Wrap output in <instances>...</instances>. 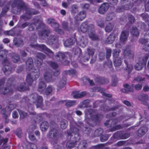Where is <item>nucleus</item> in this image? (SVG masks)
<instances>
[{
  "label": "nucleus",
  "instance_id": "nucleus-25",
  "mask_svg": "<svg viewBox=\"0 0 149 149\" xmlns=\"http://www.w3.org/2000/svg\"><path fill=\"white\" fill-rule=\"evenodd\" d=\"M26 64L27 66V70L29 71H31L33 70V63L32 58H29L27 60L26 62Z\"/></svg>",
  "mask_w": 149,
  "mask_h": 149
},
{
  "label": "nucleus",
  "instance_id": "nucleus-37",
  "mask_svg": "<svg viewBox=\"0 0 149 149\" xmlns=\"http://www.w3.org/2000/svg\"><path fill=\"white\" fill-rule=\"evenodd\" d=\"M66 77H63L58 84L57 86L60 89L63 88L66 84Z\"/></svg>",
  "mask_w": 149,
  "mask_h": 149
},
{
  "label": "nucleus",
  "instance_id": "nucleus-60",
  "mask_svg": "<svg viewBox=\"0 0 149 149\" xmlns=\"http://www.w3.org/2000/svg\"><path fill=\"white\" fill-rule=\"evenodd\" d=\"M109 135L108 134H105L101 135L100 137V140L101 141L103 142L107 141L109 138Z\"/></svg>",
  "mask_w": 149,
  "mask_h": 149
},
{
  "label": "nucleus",
  "instance_id": "nucleus-2",
  "mask_svg": "<svg viewBox=\"0 0 149 149\" xmlns=\"http://www.w3.org/2000/svg\"><path fill=\"white\" fill-rule=\"evenodd\" d=\"M50 125L52 127L47 135V138L51 141L54 149H65L64 147H62L59 145H56L61 134L59 130L57 128L58 126L57 125L56 123L52 121L50 122Z\"/></svg>",
  "mask_w": 149,
  "mask_h": 149
},
{
  "label": "nucleus",
  "instance_id": "nucleus-23",
  "mask_svg": "<svg viewBox=\"0 0 149 149\" xmlns=\"http://www.w3.org/2000/svg\"><path fill=\"white\" fill-rule=\"evenodd\" d=\"M66 102L65 105L67 107H70L74 105L76 103L75 100H69L67 102V100H60L58 101L56 104H61Z\"/></svg>",
  "mask_w": 149,
  "mask_h": 149
},
{
  "label": "nucleus",
  "instance_id": "nucleus-6",
  "mask_svg": "<svg viewBox=\"0 0 149 149\" xmlns=\"http://www.w3.org/2000/svg\"><path fill=\"white\" fill-rule=\"evenodd\" d=\"M43 63L42 59L36 58L35 63L38 69H34L33 71L28 74L26 78V81L29 86H31L33 84L34 80H36L39 77L40 72L39 67Z\"/></svg>",
  "mask_w": 149,
  "mask_h": 149
},
{
  "label": "nucleus",
  "instance_id": "nucleus-64",
  "mask_svg": "<svg viewBox=\"0 0 149 149\" xmlns=\"http://www.w3.org/2000/svg\"><path fill=\"white\" fill-rule=\"evenodd\" d=\"M48 63L49 64L51 67L54 69H56L58 67L57 64L54 62L51 61H49V62Z\"/></svg>",
  "mask_w": 149,
  "mask_h": 149
},
{
  "label": "nucleus",
  "instance_id": "nucleus-49",
  "mask_svg": "<svg viewBox=\"0 0 149 149\" xmlns=\"http://www.w3.org/2000/svg\"><path fill=\"white\" fill-rule=\"evenodd\" d=\"M60 127L62 129H65L67 127L68 125V121L65 119H63L60 122Z\"/></svg>",
  "mask_w": 149,
  "mask_h": 149
},
{
  "label": "nucleus",
  "instance_id": "nucleus-61",
  "mask_svg": "<svg viewBox=\"0 0 149 149\" xmlns=\"http://www.w3.org/2000/svg\"><path fill=\"white\" fill-rule=\"evenodd\" d=\"M31 17V16L26 14H23L21 16V18L24 19V21H27L29 20Z\"/></svg>",
  "mask_w": 149,
  "mask_h": 149
},
{
  "label": "nucleus",
  "instance_id": "nucleus-58",
  "mask_svg": "<svg viewBox=\"0 0 149 149\" xmlns=\"http://www.w3.org/2000/svg\"><path fill=\"white\" fill-rule=\"evenodd\" d=\"M144 65L143 63H137L135 65V68L137 70H141L143 67Z\"/></svg>",
  "mask_w": 149,
  "mask_h": 149
},
{
  "label": "nucleus",
  "instance_id": "nucleus-39",
  "mask_svg": "<svg viewBox=\"0 0 149 149\" xmlns=\"http://www.w3.org/2000/svg\"><path fill=\"white\" fill-rule=\"evenodd\" d=\"M103 132V130L101 128H99L97 129L94 132L93 137H97L100 136Z\"/></svg>",
  "mask_w": 149,
  "mask_h": 149
},
{
  "label": "nucleus",
  "instance_id": "nucleus-48",
  "mask_svg": "<svg viewBox=\"0 0 149 149\" xmlns=\"http://www.w3.org/2000/svg\"><path fill=\"white\" fill-rule=\"evenodd\" d=\"M68 24V22L64 21L62 22V28L65 30L68 31H70L72 29V28L69 27Z\"/></svg>",
  "mask_w": 149,
  "mask_h": 149
},
{
  "label": "nucleus",
  "instance_id": "nucleus-35",
  "mask_svg": "<svg viewBox=\"0 0 149 149\" xmlns=\"http://www.w3.org/2000/svg\"><path fill=\"white\" fill-rule=\"evenodd\" d=\"M124 62L126 65V67L125 69V71L127 72L129 75L131 73L133 69V67L132 64H129L127 61L126 59H125Z\"/></svg>",
  "mask_w": 149,
  "mask_h": 149
},
{
  "label": "nucleus",
  "instance_id": "nucleus-21",
  "mask_svg": "<svg viewBox=\"0 0 149 149\" xmlns=\"http://www.w3.org/2000/svg\"><path fill=\"white\" fill-rule=\"evenodd\" d=\"M133 4L132 3H129V5L125 4L124 5L118 6L116 9V11L118 13L123 12L124 10H128L131 8L133 6Z\"/></svg>",
  "mask_w": 149,
  "mask_h": 149
},
{
  "label": "nucleus",
  "instance_id": "nucleus-56",
  "mask_svg": "<svg viewBox=\"0 0 149 149\" xmlns=\"http://www.w3.org/2000/svg\"><path fill=\"white\" fill-rule=\"evenodd\" d=\"M115 14L113 13H110L108 14L106 17V20L108 21H109L115 17Z\"/></svg>",
  "mask_w": 149,
  "mask_h": 149
},
{
  "label": "nucleus",
  "instance_id": "nucleus-43",
  "mask_svg": "<svg viewBox=\"0 0 149 149\" xmlns=\"http://www.w3.org/2000/svg\"><path fill=\"white\" fill-rule=\"evenodd\" d=\"M114 24L111 23L107 24L105 28V30L106 32H110L113 30L114 27Z\"/></svg>",
  "mask_w": 149,
  "mask_h": 149
},
{
  "label": "nucleus",
  "instance_id": "nucleus-31",
  "mask_svg": "<svg viewBox=\"0 0 149 149\" xmlns=\"http://www.w3.org/2000/svg\"><path fill=\"white\" fill-rule=\"evenodd\" d=\"M86 15V13L84 11H81L76 16L75 20L77 21H81L85 18Z\"/></svg>",
  "mask_w": 149,
  "mask_h": 149
},
{
  "label": "nucleus",
  "instance_id": "nucleus-33",
  "mask_svg": "<svg viewBox=\"0 0 149 149\" xmlns=\"http://www.w3.org/2000/svg\"><path fill=\"white\" fill-rule=\"evenodd\" d=\"M116 36L115 34L112 33L110 34L106 40V42L108 44H111L115 40Z\"/></svg>",
  "mask_w": 149,
  "mask_h": 149
},
{
  "label": "nucleus",
  "instance_id": "nucleus-44",
  "mask_svg": "<svg viewBox=\"0 0 149 149\" xmlns=\"http://www.w3.org/2000/svg\"><path fill=\"white\" fill-rule=\"evenodd\" d=\"M123 128V127L120 124H118L113 126L111 128H110L108 132H113Z\"/></svg>",
  "mask_w": 149,
  "mask_h": 149
},
{
  "label": "nucleus",
  "instance_id": "nucleus-15",
  "mask_svg": "<svg viewBox=\"0 0 149 149\" xmlns=\"http://www.w3.org/2000/svg\"><path fill=\"white\" fill-rule=\"evenodd\" d=\"M51 32V31L50 29L47 28L43 29L40 31L39 32L38 34L39 36L43 40H45L48 38Z\"/></svg>",
  "mask_w": 149,
  "mask_h": 149
},
{
  "label": "nucleus",
  "instance_id": "nucleus-14",
  "mask_svg": "<svg viewBox=\"0 0 149 149\" xmlns=\"http://www.w3.org/2000/svg\"><path fill=\"white\" fill-rule=\"evenodd\" d=\"M130 46L128 45L126 48L124 49L123 54L125 59L127 58L129 60L133 59L134 57V54L133 52L131 51L130 48Z\"/></svg>",
  "mask_w": 149,
  "mask_h": 149
},
{
  "label": "nucleus",
  "instance_id": "nucleus-45",
  "mask_svg": "<svg viewBox=\"0 0 149 149\" xmlns=\"http://www.w3.org/2000/svg\"><path fill=\"white\" fill-rule=\"evenodd\" d=\"M122 132V130L116 132L113 135V138L118 140L121 139Z\"/></svg>",
  "mask_w": 149,
  "mask_h": 149
},
{
  "label": "nucleus",
  "instance_id": "nucleus-12",
  "mask_svg": "<svg viewBox=\"0 0 149 149\" xmlns=\"http://www.w3.org/2000/svg\"><path fill=\"white\" fill-rule=\"evenodd\" d=\"M31 46L32 47L36 48L40 51H46L50 54L52 56H53L54 52L45 45L36 44L35 45H31Z\"/></svg>",
  "mask_w": 149,
  "mask_h": 149
},
{
  "label": "nucleus",
  "instance_id": "nucleus-46",
  "mask_svg": "<svg viewBox=\"0 0 149 149\" xmlns=\"http://www.w3.org/2000/svg\"><path fill=\"white\" fill-rule=\"evenodd\" d=\"M77 73L76 70L74 69H71L69 70L64 71L63 73L66 75H74L76 74Z\"/></svg>",
  "mask_w": 149,
  "mask_h": 149
},
{
  "label": "nucleus",
  "instance_id": "nucleus-7",
  "mask_svg": "<svg viewBox=\"0 0 149 149\" xmlns=\"http://www.w3.org/2000/svg\"><path fill=\"white\" fill-rule=\"evenodd\" d=\"M8 52L6 50H1L0 51V60L4 58L2 63L3 65L2 68V70L4 74L8 75L12 72V68L10 67L11 64L7 58Z\"/></svg>",
  "mask_w": 149,
  "mask_h": 149
},
{
  "label": "nucleus",
  "instance_id": "nucleus-51",
  "mask_svg": "<svg viewBox=\"0 0 149 149\" xmlns=\"http://www.w3.org/2000/svg\"><path fill=\"white\" fill-rule=\"evenodd\" d=\"M90 58L89 55H87V54H85V55L81 58L80 60L78 59L79 63H83V62H85L89 60Z\"/></svg>",
  "mask_w": 149,
  "mask_h": 149
},
{
  "label": "nucleus",
  "instance_id": "nucleus-24",
  "mask_svg": "<svg viewBox=\"0 0 149 149\" xmlns=\"http://www.w3.org/2000/svg\"><path fill=\"white\" fill-rule=\"evenodd\" d=\"M148 128L146 125H143L138 130L137 135L139 136H142L144 135L148 131Z\"/></svg>",
  "mask_w": 149,
  "mask_h": 149
},
{
  "label": "nucleus",
  "instance_id": "nucleus-9",
  "mask_svg": "<svg viewBox=\"0 0 149 149\" xmlns=\"http://www.w3.org/2000/svg\"><path fill=\"white\" fill-rule=\"evenodd\" d=\"M124 88L121 90V91L124 93H127L129 92H132L134 91L133 88H134L135 90L139 91L141 90L142 87V84H138L136 85L132 84L131 86H130L128 84H126L124 85Z\"/></svg>",
  "mask_w": 149,
  "mask_h": 149
},
{
  "label": "nucleus",
  "instance_id": "nucleus-57",
  "mask_svg": "<svg viewBox=\"0 0 149 149\" xmlns=\"http://www.w3.org/2000/svg\"><path fill=\"white\" fill-rule=\"evenodd\" d=\"M118 80L116 75H114L112 77V85L114 86H116L118 83Z\"/></svg>",
  "mask_w": 149,
  "mask_h": 149
},
{
  "label": "nucleus",
  "instance_id": "nucleus-3",
  "mask_svg": "<svg viewBox=\"0 0 149 149\" xmlns=\"http://www.w3.org/2000/svg\"><path fill=\"white\" fill-rule=\"evenodd\" d=\"M77 127L70 128L67 131L68 136L70 137V140L67 142L66 144L67 148L71 149L74 148L76 143L80 139L79 131L80 127L79 126H77Z\"/></svg>",
  "mask_w": 149,
  "mask_h": 149
},
{
  "label": "nucleus",
  "instance_id": "nucleus-19",
  "mask_svg": "<svg viewBox=\"0 0 149 149\" xmlns=\"http://www.w3.org/2000/svg\"><path fill=\"white\" fill-rule=\"evenodd\" d=\"M88 42V39L86 37L82 36L79 38L78 43L81 47H84L87 45Z\"/></svg>",
  "mask_w": 149,
  "mask_h": 149
},
{
  "label": "nucleus",
  "instance_id": "nucleus-17",
  "mask_svg": "<svg viewBox=\"0 0 149 149\" xmlns=\"http://www.w3.org/2000/svg\"><path fill=\"white\" fill-rule=\"evenodd\" d=\"M47 39V42L49 45H56L58 43V37L55 35H50Z\"/></svg>",
  "mask_w": 149,
  "mask_h": 149
},
{
  "label": "nucleus",
  "instance_id": "nucleus-1",
  "mask_svg": "<svg viewBox=\"0 0 149 149\" xmlns=\"http://www.w3.org/2000/svg\"><path fill=\"white\" fill-rule=\"evenodd\" d=\"M12 11L14 14H19L23 10H25L26 14L31 17L32 15L39 13V12L34 9L29 7L28 3L22 0H14L11 4Z\"/></svg>",
  "mask_w": 149,
  "mask_h": 149
},
{
  "label": "nucleus",
  "instance_id": "nucleus-41",
  "mask_svg": "<svg viewBox=\"0 0 149 149\" xmlns=\"http://www.w3.org/2000/svg\"><path fill=\"white\" fill-rule=\"evenodd\" d=\"M12 60L14 63H17L20 60V57L18 54L15 53L13 52L11 54Z\"/></svg>",
  "mask_w": 149,
  "mask_h": 149
},
{
  "label": "nucleus",
  "instance_id": "nucleus-28",
  "mask_svg": "<svg viewBox=\"0 0 149 149\" xmlns=\"http://www.w3.org/2000/svg\"><path fill=\"white\" fill-rule=\"evenodd\" d=\"M13 45L17 47L22 46L24 44V42L22 39L20 38H15L13 41Z\"/></svg>",
  "mask_w": 149,
  "mask_h": 149
},
{
  "label": "nucleus",
  "instance_id": "nucleus-11",
  "mask_svg": "<svg viewBox=\"0 0 149 149\" xmlns=\"http://www.w3.org/2000/svg\"><path fill=\"white\" fill-rule=\"evenodd\" d=\"M52 73L53 74V75L55 76H57L60 73V72L58 70L56 71L53 72L51 69H48V72L45 71V74L44 75L45 80L47 82H50L52 81Z\"/></svg>",
  "mask_w": 149,
  "mask_h": 149
},
{
  "label": "nucleus",
  "instance_id": "nucleus-53",
  "mask_svg": "<svg viewBox=\"0 0 149 149\" xmlns=\"http://www.w3.org/2000/svg\"><path fill=\"white\" fill-rule=\"evenodd\" d=\"M87 145V141L86 140H83L79 143V147L81 146V149H86Z\"/></svg>",
  "mask_w": 149,
  "mask_h": 149
},
{
  "label": "nucleus",
  "instance_id": "nucleus-18",
  "mask_svg": "<svg viewBox=\"0 0 149 149\" xmlns=\"http://www.w3.org/2000/svg\"><path fill=\"white\" fill-rule=\"evenodd\" d=\"M94 81L96 83L99 84H105L109 82L108 79L101 77H95Z\"/></svg>",
  "mask_w": 149,
  "mask_h": 149
},
{
  "label": "nucleus",
  "instance_id": "nucleus-20",
  "mask_svg": "<svg viewBox=\"0 0 149 149\" xmlns=\"http://www.w3.org/2000/svg\"><path fill=\"white\" fill-rule=\"evenodd\" d=\"M109 5L108 3H104L100 6L98 12L101 14H104L106 13L108 9Z\"/></svg>",
  "mask_w": 149,
  "mask_h": 149
},
{
  "label": "nucleus",
  "instance_id": "nucleus-4",
  "mask_svg": "<svg viewBox=\"0 0 149 149\" xmlns=\"http://www.w3.org/2000/svg\"><path fill=\"white\" fill-rule=\"evenodd\" d=\"M43 99L42 97L38 94L33 93L27 96H25L22 99L21 102L26 103L28 108L32 107V104L36 103L37 108H42L43 106Z\"/></svg>",
  "mask_w": 149,
  "mask_h": 149
},
{
  "label": "nucleus",
  "instance_id": "nucleus-47",
  "mask_svg": "<svg viewBox=\"0 0 149 149\" xmlns=\"http://www.w3.org/2000/svg\"><path fill=\"white\" fill-rule=\"evenodd\" d=\"M17 110L19 113L20 118V119H24L28 115L27 113L19 109H17Z\"/></svg>",
  "mask_w": 149,
  "mask_h": 149
},
{
  "label": "nucleus",
  "instance_id": "nucleus-62",
  "mask_svg": "<svg viewBox=\"0 0 149 149\" xmlns=\"http://www.w3.org/2000/svg\"><path fill=\"white\" fill-rule=\"evenodd\" d=\"M102 103V100H97L93 102V108H95L98 106H100Z\"/></svg>",
  "mask_w": 149,
  "mask_h": 149
},
{
  "label": "nucleus",
  "instance_id": "nucleus-30",
  "mask_svg": "<svg viewBox=\"0 0 149 149\" xmlns=\"http://www.w3.org/2000/svg\"><path fill=\"white\" fill-rule=\"evenodd\" d=\"M17 89L20 91H28L30 89L29 86H27L26 83L24 82L20 84V86L17 87Z\"/></svg>",
  "mask_w": 149,
  "mask_h": 149
},
{
  "label": "nucleus",
  "instance_id": "nucleus-34",
  "mask_svg": "<svg viewBox=\"0 0 149 149\" xmlns=\"http://www.w3.org/2000/svg\"><path fill=\"white\" fill-rule=\"evenodd\" d=\"M91 32L88 33L89 38L92 40H99V37L98 35L96 34L94 31H91Z\"/></svg>",
  "mask_w": 149,
  "mask_h": 149
},
{
  "label": "nucleus",
  "instance_id": "nucleus-52",
  "mask_svg": "<svg viewBox=\"0 0 149 149\" xmlns=\"http://www.w3.org/2000/svg\"><path fill=\"white\" fill-rule=\"evenodd\" d=\"M87 55H89L90 57V56H93L94 54L95 49L94 48L89 47L87 49Z\"/></svg>",
  "mask_w": 149,
  "mask_h": 149
},
{
  "label": "nucleus",
  "instance_id": "nucleus-40",
  "mask_svg": "<svg viewBox=\"0 0 149 149\" xmlns=\"http://www.w3.org/2000/svg\"><path fill=\"white\" fill-rule=\"evenodd\" d=\"M91 102L90 100L86 99L84 100L82 102H81L80 107L87 108L89 107V105Z\"/></svg>",
  "mask_w": 149,
  "mask_h": 149
},
{
  "label": "nucleus",
  "instance_id": "nucleus-38",
  "mask_svg": "<svg viewBox=\"0 0 149 149\" xmlns=\"http://www.w3.org/2000/svg\"><path fill=\"white\" fill-rule=\"evenodd\" d=\"M48 127V123L46 121L42 122L40 125V128L42 131H45L47 130Z\"/></svg>",
  "mask_w": 149,
  "mask_h": 149
},
{
  "label": "nucleus",
  "instance_id": "nucleus-8",
  "mask_svg": "<svg viewBox=\"0 0 149 149\" xmlns=\"http://www.w3.org/2000/svg\"><path fill=\"white\" fill-rule=\"evenodd\" d=\"M15 79L14 78H10L8 80L6 83V86L5 88H1L0 93L3 95H11L13 92V88H15L14 84Z\"/></svg>",
  "mask_w": 149,
  "mask_h": 149
},
{
  "label": "nucleus",
  "instance_id": "nucleus-16",
  "mask_svg": "<svg viewBox=\"0 0 149 149\" xmlns=\"http://www.w3.org/2000/svg\"><path fill=\"white\" fill-rule=\"evenodd\" d=\"M76 34L74 33L73 37L66 40L64 42V45L66 47H70L73 45L76 40Z\"/></svg>",
  "mask_w": 149,
  "mask_h": 149
},
{
  "label": "nucleus",
  "instance_id": "nucleus-26",
  "mask_svg": "<svg viewBox=\"0 0 149 149\" xmlns=\"http://www.w3.org/2000/svg\"><path fill=\"white\" fill-rule=\"evenodd\" d=\"M72 94L74 98L78 99L85 96L86 94V92L83 91L80 92L79 91H74L72 93Z\"/></svg>",
  "mask_w": 149,
  "mask_h": 149
},
{
  "label": "nucleus",
  "instance_id": "nucleus-10",
  "mask_svg": "<svg viewBox=\"0 0 149 149\" xmlns=\"http://www.w3.org/2000/svg\"><path fill=\"white\" fill-rule=\"evenodd\" d=\"M66 56L64 53L58 52L55 56L56 60L64 65H67L69 64L70 61L66 59Z\"/></svg>",
  "mask_w": 149,
  "mask_h": 149
},
{
  "label": "nucleus",
  "instance_id": "nucleus-50",
  "mask_svg": "<svg viewBox=\"0 0 149 149\" xmlns=\"http://www.w3.org/2000/svg\"><path fill=\"white\" fill-rule=\"evenodd\" d=\"M122 61L120 58L114 59V65L115 67L120 66L122 63Z\"/></svg>",
  "mask_w": 149,
  "mask_h": 149
},
{
  "label": "nucleus",
  "instance_id": "nucleus-42",
  "mask_svg": "<svg viewBox=\"0 0 149 149\" xmlns=\"http://www.w3.org/2000/svg\"><path fill=\"white\" fill-rule=\"evenodd\" d=\"M10 1H8L6 4V5L3 6L4 7L3 8L1 13L5 14L6 13L9 9L10 6Z\"/></svg>",
  "mask_w": 149,
  "mask_h": 149
},
{
  "label": "nucleus",
  "instance_id": "nucleus-5",
  "mask_svg": "<svg viewBox=\"0 0 149 149\" xmlns=\"http://www.w3.org/2000/svg\"><path fill=\"white\" fill-rule=\"evenodd\" d=\"M94 111L92 109H88L86 112V115L89 113L90 117H86L85 120L89 126L93 127L95 126L100 123L103 118L102 115L100 114H93Z\"/></svg>",
  "mask_w": 149,
  "mask_h": 149
},
{
  "label": "nucleus",
  "instance_id": "nucleus-36",
  "mask_svg": "<svg viewBox=\"0 0 149 149\" xmlns=\"http://www.w3.org/2000/svg\"><path fill=\"white\" fill-rule=\"evenodd\" d=\"M130 33L132 36L134 37H137L139 34V30L136 27L133 26L130 31Z\"/></svg>",
  "mask_w": 149,
  "mask_h": 149
},
{
  "label": "nucleus",
  "instance_id": "nucleus-59",
  "mask_svg": "<svg viewBox=\"0 0 149 149\" xmlns=\"http://www.w3.org/2000/svg\"><path fill=\"white\" fill-rule=\"evenodd\" d=\"M130 136V133H124L123 131L122 130L121 139H126L129 138Z\"/></svg>",
  "mask_w": 149,
  "mask_h": 149
},
{
  "label": "nucleus",
  "instance_id": "nucleus-29",
  "mask_svg": "<svg viewBox=\"0 0 149 149\" xmlns=\"http://www.w3.org/2000/svg\"><path fill=\"white\" fill-rule=\"evenodd\" d=\"M47 86L46 84L43 81H41L39 82L38 88V91L40 94L44 93V90Z\"/></svg>",
  "mask_w": 149,
  "mask_h": 149
},
{
  "label": "nucleus",
  "instance_id": "nucleus-22",
  "mask_svg": "<svg viewBox=\"0 0 149 149\" xmlns=\"http://www.w3.org/2000/svg\"><path fill=\"white\" fill-rule=\"evenodd\" d=\"M129 31L125 30L122 31L120 36V39L121 42H124L126 41L129 36Z\"/></svg>",
  "mask_w": 149,
  "mask_h": 149
},
{
  "label": "nucleus",
  "instance_id": "nucleus-55",
  "mask_svg": "<svg viewBox=\"0 0 149 149\" xmlns=\"http://www.w3.org/2000/svg\"><path fill=\"white\" fill-rule=\"evenodd\" d=\"M52 91V86H48L46 88L44 92V93L46 95H49Z\"/></svg>",
  "mask_w": 149,
  "mask_h": 149
},
{
  "label": "nucleus",
  "instance_id": "nucleus-27",
  "mask_svg": "<svg viewBox=\"0 0 149 149\" xmlns=\"http://www.w3.org/2000/svg\"><path fill=\"white\" fill-rule=\"evenodd\" d=\"M110 120H106L104 123L105 126L107 127L108 128H111L113 126L116 125L118 122V119L117 118H114L112 119V121L111 124H109Z\"/></svg>",
  "mask_w": 149,
  "mask_h": 149
},
{
  "label": "nucleus",
  "instance_id": "nucleus-54",
  "mask_svg": "<svg viewBox=\"0 0 149 149\" xmlns=\"http://www.w3.org/2000/svg\"><path fill=\"white\" fill-rule=\"evenodd\" d=\"M105 146V144L102 143L94 146L92 148L95 149H109L108 147H104Z\"/></svg>",
  "mask_w": 149,
  "mask_h": 149
},
{
  "label": "nucleus",
  "instance_id": "nucleus-63",
  "mask_svg": "<svg viewBox=\"0 0 149 149\" xmlns=\"http://www.w3.org/2000/svg\"><path fill=\"white\" fill-rule=\"evenodd\" d=\"M140 16L142 17L143 20H145L146 22H148V21L149 16L148 14L146 13H142L141 14Z\"/></svg>",
  "mask_w": 149,
  "mask_h": 149
},
{
  "label": "nucleus",
  "instance_id": "nucleus-32",
  "mask_svg": "<svg viewBox=\"0 0 149 149\" xmlns=\"http://www.w3.org/2000/svg\"><path fill=\"white\" fill-rule=\"evenodd\" d=\"M148 96L147 94H143L139 96V99L143 102V104L145 105L148 104L147 101L148 100Z\"/></svg>",
  "mask_w": 149,
  "mask_h": 149
},
{
  "label": "nucleus",
  "instance_id": "nucleus-13",
  "mask_svg": "<svg viewBox=\"0 0 149 149\" xmlns=\"http://www.w3.org/2000/svg\"><path fill=\"white\" fill-rule=\"evenodd\" d=\"M94 29V25L92 24H88L87 21H85L82 22L80 27L81 31L83 33H86L89 30L93 31Z\"/></svg>",
  "mask_w": 149,
  "mask_h": 149
}]
</instances>
